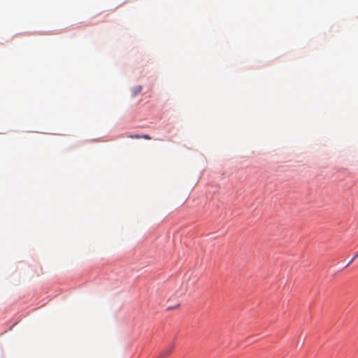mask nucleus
Segmentation results:
<instances>
[{
	"label": "nucleus",
	"mask_w": 358,
	"mask_h": 358,
	"mask_svg": "<svg viewBox=\"0 0 358 358\" xmlns=\"http://www.w3.org/2000/svg\"><path fill=\"white\" fill-rule=\"evenodd\" d=\"M174 350V345H169V346L166 347L164 349L162 350L159 355L157 357L158 358H165L168 356H169L172 352Z\"/></svg>",
	"instance_id": "nucleus-1"
},
{
	"label": "nucleus",
	"mask_w": 358,
	"mask_h": 358,
	"mask_svg": "<svg viewBox=\"0 0 358 358\" xmlns=\"http://www.w3.org/2000/svg\"><path fill=\"white\" fill-rule=\"evenodd\" d=\"M142 90L141 86H137L133 90V95L136 96L138 94H139Z\"/></svg>",
	"instance_id": "nucleus-2"
},
{
	"label": "nucleus",
	"mask_w": 358,
	"mask_h": 358,
	"mask_svg": "<svg viewBox=\"0 0 358 358\" xmlns=\"http://www.w3.org/2000/svg\"><path fill=\"white\" fill-rule=\"evenodd\" d=\"M127 137L131 138H136V139H138V138H142V135H139V134H134V135H129V136H127Z\"/></svg>",
	"instance_id": "nucleus-3"
},
{
	"label": "nucleus",
	"mask_w": 358,
	"mask_h": 358,
	"mask_svg": "<svg viewBox=\"0 0 358 358\" xmlns=\"http://www.w3.org/2000/svg\"><path fill=\"white\" fill-rule=\"evenodd\" d=\"M142 138H144V139H146V140H151L152 139L151 136L148 135V134L142 135Z\"/></svg>",
	"instance_id": "nucleus-4"
},
{
	"label": "nucleus",
	"mask_w": 358,
	"mask_h": 358,
	"mask_svg": "<svg viewBox=\"0 0 358 358\" xmlns=\"http://www.w3.org/2000/svg\"><path fill=\"white\" fill-rule=\"evenodd\" d=\"M355 259L354 257L351 259L350 262L347 264V266H349Z\"/></svg>",
	"instance_id": "nucleus-5"
},
{
	"label": "nucleus",
	"mask_w": 358,
	"mask_h": 358,
	"mask_svg": "<svg viewBox=\"0 0 358 358\" xmlns=\"http://www.w3.org/2000/svg\"><path fill=\"white\" fill-rule=\"evenodd\" d=\"M358 257V252L354 256V259H357Z\"/></svg>",
	"instance_id": "nucleus-6"
}]
</instances>
